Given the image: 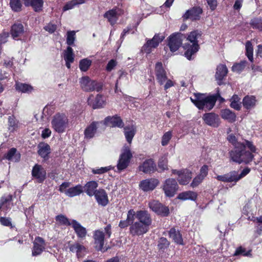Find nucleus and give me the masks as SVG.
I'll return each mask as SVG.
<instances>
[{"mask_svg":"<svg viewBox=\"0 0 262 262\" xmlns=\"http://www.w3.org/2000/svg\"><path fill=\"white\" fill-rule=\"evenodd\" d=\"M227 139L234 146V149L229 152L231 161L238 164H247L253 160L254 156L252 153L256 152L257 149L252 142L245 140L242 143L238 142L233 134L228 135Z\"/></svg>","mask_w":262,"mask_h":262,"instance_id":"nucleus-1","label":"nucleus"},{"mask_svg":"<svg viewBox=\"0 0 262 262\" xmlns=\"http://www.w3.org/2000/svg\"><path fill=\"white\" fill-rule=\"evenodd\" d=\"M190 100L199 110L205 111L211 110L216 101L214 96H206L201 93H194L193 96L190 97Z\"/></svg>","mask_w":262,"mask_h":262,"instance_id":"nucleus-2","label":"nucleus"},{"mask_svg":"<svg viewBox=\"0 0 262 262\" xmlns=\"http://www.w3.org/2000/svg\"><path fill=\"white\" fill-rule=\"evenodd\" d=\"M200 35L198 31H194L188 35L187 38V43L185 44L186 52L185 56L188 60L192 59V55L199 50V46L198 41V36Z\"/></svg>","mask_w":262,"mask_h":262,"instance_id":"nucleus-3","label":"nucleus"},{"mask_svg":"<svg viewBox=\"0 0 262 262\" xmlns=\"http://www.w3.org/2000/svg\"><path fill=\"white\" fill-rule=\"evenodd\" d=\"M51 123L52 128L58 133H64L69 125L68 116L64 113L56 114L53 117Z\"/></svg>","mask_w":262,"mask_h":262,"instance_id":"nucleus-4","label":"nucleus"},{"mask_svg":"<svg viewBox=\"0 0 262 262\" xmlns=\"http://www.w3.org/2000/svg\"><path fill=\"white\" fill-rule=\"evenodd\" d=\"M250 171V169L246 167L240 173H238L235 170H233L224 175L217 176L216 179L219 181L224 182H234L235 184L239 180L247 176Z\"/></svg>","mask_w":262,"mask_h":262,"instance_id":"nucleus-5","label":"nucleus"},{"mask_svg":"<svg viewBox=\"0 0 262 262\" xmlns=\"http://www.w3.org/2000/svg\"><path fill=\"white\" fill-rule=\"evenodd\" d=\"M70 185V183L69 182H63L60 185L59 190L61 192L64 193L67 196L70 198L79 195L83 191V186L81 185H77L67 189L69 187Z\"/></svg>","mask_w":262,"mask_h":262,"instance_id":"nucleus-6","label":"nucleus"},{"mask_svg":"<svg viewBox=\"0 0 262 262\" xmlns=\"http://www.w3.org/2000/svg\"><path fill=\"white\" fill-rule=\"evenodd\" d=\"M111 234V230H96L94 238L95 239V248L98 251L104 252L106 249L103 248L104 239L105 238L110 237Z\"/></svg>","mask_w":262,"mask_h":262,"instance_id":"nucleus-7","label":"nucleus"},{"mask_svg":"<svg viewBox=\"0 0 262 262\" xmlns=\"http://www.w3.org/2000/svg\"><path fill=\"white\" fill-rule=\"evenodd\" d=\"M81 89L84 91H100L102 85L95 80H91L88 76H83L79 79Z\"/></svg>","mask_w":262,"mask_h":262,"instance_id":"nucleus-8","label":"nucleus"},{"mask_svg":"<svg viewBox=\"0 0 262 262\" xmlns=\"http://www.w3.org/2000/svg\"><path fill=\"white\" fill-rule=\"evenodd\" d=\"M132 157V154L129 147L128 146H124L117 164L118 170L121 171L125 169L128 166Z\"/></svg>","mask_w":262,"mask_h":262,"instance_id":"nucleus-9","label":"nucleus"},{"mask_svg":"<svg viewBox=\"0 0 262 262\" xmlns=\"http://www.w3.org/2000/svg\"><path fill=\"white\" fill-rule=\"evenodd\" d=\"M164 38L165 36L163 35L159 34L155 35L151 39H146V43L142 48V51L149 54L152 51V49L157 47Z\"/></svg>","mask_w":262,"mask_h":262,"instance_id":"nucleus-10","label":"nucleus"},{"mask_svg":"<svg viewBox=\"0 0 262 262\" xmlns=\"http://www.w3.org/2000/svg\"><path fill=\"white\" fill-rule=\"evenodd\" d=\"M148 206L150 209L157 215L161 216H167L169 213V209L159 202L152 200L149 202Z\"/></svg>","mask_w":262,"mask_h":262,"instance_id":"nucleus-11","label":"nucleus"},{"mask_svg":"<svg viewBox=\"0 0 262 262\" xmlns=\"http://www.w3.org/2000/svg\"><path fill=\"white\" fill-rule=\"evenodd\" d=\"M162 188L166 196L172 197L178 190V185L175 179L168 178L164 182Z\"/></svg>","mask_w":262,"mask_h":262,"instance_id":"nucleus-12","label":"nucleus"},{"mask_svg":"<svg viewBox=\"0 0 262 262\" xmlns=\"http://www.w3.org/2000/svg\"><path fill=\"white\" fill-rule=\"evenodd\" d=\"M172 173L178 176L177 180L180 185L188 184L192 178V172L188 169H185L180 170H172Z\"/></svg>","mask_w":262,"mask_h":262,"instance_id":"nucleus-13","label":"nucleus"},{"mask_svg":"<svg viewBox=\"0 0 262 262\" xmlns=\"http://www.w3.org/2000/svg\"><path fill=\"white\" fill-rule=\"evenodd\" d=\"M158 179L151 178L142 180L139 184L140 188L144 192L152 191L159 184Z\"/></svg>","mask_w":262,"mask_h":262,"instance_id":"nucleus-14","label":"nucleus"},{"mask_svg":"<svg viewBox=\"0 0 262 262\" xmlns=\"http://www.w3.org/2000/svg\"><path fill=\"white\" fill-rule=\"evenodd\" d=\"M202 119L206 124L213 127H218L221 123L219 116L213 113L205 114Z\"/></svg>","mask_w":262,"mask_h":262,"instance_id":"nucleus-15","label":"nucleus"},{"mask_svg":"<svg viewBox=\"0 0 262 262\" xmlns=\"http://www.w3.org/2000/svg\"><path fill=\"white\" fill-rule=\"evenodd\" d=\"M55 220L58 224L61 225H71V227L74 229H85L75 220L70 221L69 219L63 214L57 215L55 217Z\"/></svg>","mask_w":262,"mask_h":262,"instance_id":"nucleus-16","label":"nucleus"},{"mask_svg":"<svg viewBox=\"0 0 262 262\" xmlns=\"http://www.w3.org/2000/svg\"><path fill=\"white\" fill-rule=\"evenodd\" d=\"M155 74L158 82L162 85L167 80L166 72L163 67L162 63L158 62L156 64Z\"/></svg>","mask_w":262,"mask_h":262,"instance_id":"nucleus-17","label":"nucleus"},{"mask_svg":"<svg viewBox=\"0 0 262 262\" xmlns=\"http://www.w3.org/2000/svg\"><path fill=\"white\" fill-rule=\"evenodd\" d=\"M208 173V166L204 165L200 169V173L192 180L190 184V186L192 188H194L199 185L204 180L205 178L207 176Z\"/></svg>","mask_w":262,"mask_h":262,"instance_id":"nucleus-18","label":"nucleus"},{"mask_svg":"<svg viewBox=\"0 0 262 262\" xmlns=\"http://www.w3.org/2000/svg\"><path fill=\"white\" fill-rule=\"evenodd\" d=\"M12 196L7 194L2 197L0 200V214L1 212L7 213L11 208Z\"/></svg>","mask_w":262,"mask_h":262,"instance_id":"nucleus-19","label":"nucleus"},{"mask_svg":"<svg viewBox=\"0 0 262 262\" xmlns=\"http://www.w3.org/2000/svg\"><path fill=\"white\" fill-rule=\"evenodd\" d=\"M32 174L38 182L41 183L46 178V172L42 167L36 164L33 168Z\"/></svg>","mask_w":262,"mask_h":262,"instance_id":"nucleus-20","label":"nucleus"},{"mask_svg":"<svg viewBox=\"0 0 262 262\" xmlns=\"http://www.w3.org/2000/svg\"><path fill=\"white\" fill-rule=\"evenodd\" d=\"M140 171L145 173H151L155 171L156 169V164L151 159L145 160L139 167Z\"/></svg>","mask_w":262,"mask_h":262,"instance_id":"nucleus-21","label":"nucleus"},{"mask_svg":"<svg viewBox=\"0 0 262 262\" xmlns=\"http://www.w3.org/2000/svg\"><path fill=\"white\" fill-rule=\"evenodd\" d=\"M45 247V243L43 239L40 237L35 238L32 250V255L35 256L40 255L44 250Z\"/></svg>","mask_w":262,"mask_h":262,"instance_id":"nucleus-22","label":"nucleus"},{"mask_svg":"<svg viewBox=\"0 0 262 262\" xmlns=\"http://www.w3.org/2000/svg\"><path fill=\"white\" fill-rule=\"evenodd\" d=\"M104 123L110 127H122L124 125L122 119L117 116L107 117L104 120Z\"/></svg>","mask_w":262,"mask_h":262,"instance_id":"nucleus-23","label":"nucleus"},{"mask_svg":"<svg viewBox=\"0 0 262 262\" xmlns=\"http://www.w3.org/2000/svg\"><path fill=\"white\" fill-rule=\"evenodd\" d=\"M202 13V9L200 7H194L187 10L183 15L185 19H190L191 20H197L200 17V15Z\"/></svg>","mask_w":262,"mask_h":262,"instance_id":"nucleus-24","label":"nucleus"},{"mask_svg":"<svg viewBox=\"0 0 262 262\" xmlns=\"http://www.w3.org/2000/svg\"><path fill=\"white\" fill-rule=\"evenodd\" d=\"M94 196L99 205L105 206L108 203L107 194L104 189L97 190Z\"/></svg>","mask_w":262,"mask_h":262,"instance_id":"nucleus-25","label":"nucleus"},{"mask_svg":"<svg viewBox=\"0 0 262 262\" xmlns=\"http://www.w3.org/2000/svg\"><path fill=\"white\" fill-rule=\"evenodd\" d=\"M182 44V40L180 38V34H173L169 37L168 46L171 52L176 51Z\"/></svg>","mask_w":262,"mask_h":262,"instance_id":"nucleus-26","label":"nucleus"},{"mask_svg":"<svg viewBox=\"0 0 262 262\" xmlns=\"http://www.w3.org/2000/svg\"><path fill=\"white\" fill-rule=\"evenodd\" d=\"M121 13L119 8H115L107 11L104 15L112 25H114L118 20V16Z\"/></svg>","mask_w":262,"mask_h":262,"instance_id":"nucleus-27","label":"nucleus"},{"mask_svg":"<svg viewBox=\"0 0 262 262\" xmlns=\"http://www.w3.org/2000/svg\"><path fill=\"white\" fill-rule=\"evenodd\" d=\"M136 217L140 223L145 226H148L151 223L150 215L146 211L140 210L137 211L136 213Z\"/></svg>","mask_w":262,"mask_h":262,"instance_id":"nucleus-28","label":"nucleus"},{"mask_svg":"<svg viewBox=\"0 0 262 262\" xmlns=\"http://www.w3.org/2000/svg\"><path fill=\"white\" fill-rule=\"evenodd\" d=\"M220 116L221 118L229 123H233L236 120V115L229 108L222 109L221 110Z\"/></svg>","mask_w":262,"mask_h":262,"instance_id":"nucleus-29","label":"nucleus"},{"mask_svg":"<svg viewBox=\"0 0 262 262\" xmlns=\"http://www.w3.org/2000/svg\"><path fill=\"white\" fill-rule=\"evenodd\" d=\"M98 186V184L97 182L91 181L87 182L83 187V188H84V191L88 195L92 196L96 194Z\"/></svg>","mask_w":262,"mask_h":262,"instance_id":"nucleus-30","label":"nucleus"},{"mask_svg":"<svg viewBox=\"0 0 262 262\" xmlns=\"http://www.w3.org/2000/svg\"><path fill=\"white\" fill-rule=\"evenodd\" d=\"M99 123V122H93L86 127L84 130L85 138L91 139L94 137Z\"/></svg>","mask_w":262,"mask_h":262,"instance_id":"nucleus-31","label":"nucleus"},{"mask_svg":"<svg viewBox=\"0 0 262 262\" xmlns=\"http://www.w3.org/2000/svg\"><path fill=\"white\" fill-rule=\"evenodd\" d=\"M228 72L227 67L224 64H220L217 67L215 74V78L217 83L221 85L223 78L226 76Z\"/></svg>","mask_w":262,"mask_h":262,"instance_id":"nucleus-32","label":"nucleus"},{"mask_svg":"<svg viewBox=\"0 0 262 262\" xmlns=\"http://www.w3.org/2000/svg\"><path fill=\"white\" fill-rule=\"evenodd\" d=\"M24 32L23 25L20 23L14 24L11 29V34L13 39H17V37L21 36Z\"/></svg>","mask_w":262,"mask_h":262,"instance_id":"nucleus-33","label":"nucleus"},{"mask_svg":"<svg viewBox=\"0 0 262 262\" xmlns=\"http://www.w3.org/2000/svg\"><path fill=\"white\" fill-rule=\"evenodd\" d=\"M88 102L94 109L102 107L105 105V98L100 95H97L93 102L92 101L91 97H90Z\"/></svg>","mask_w":262,"mask_h":262,"instance_id":"nucleus-34","label":"nucleus"},{"mask_svg":"<svg viewBox=\"0 0 262 262\" xmlns=\"http://www.w3.org/2000/svg\"><path fill=\"white\" fill-rule=\"evenodd\" d=\"M136 133V127L135 125L125 126L124 128V133L127 142L132 143V139Z\"/></svg>","mask_w":262,"mask_h":262,"instance_id":"nucleus-35","label":"nucleus"},{"mask_svg":"<svg viewBox=\"0 0 262 262\" xmlns=\"http://www.w3.org/2000/svg\"><path fill=\"white\" fill-rule=\"evenodd\" d=\"M64 59L66 61V67L70 69L71 68V63L74 61V53L73 49L71 47H68L66 50L64 52Z\"/></svg>","mask_w":262,"mask_h":262,"instance_id":"nucleus-36","label":"nucleus"},{"mask_svg":"<svg viewBox=\"0 0 262 262\" xmlns=\"http://www.w3.org/2000/svg\"><path fill=\"white\" fill-rule=\"evenodd\" d=\"M5 158L11 162H18L20 158V155L17 152L15 148H11L5 155Z\"/></svg>","mask_w":262,"mask_h":262,"instance_id":"nucleus-37","label":"nucleus"},{"mask_svg":"<svg viewBox=\"0 0 262 262\" xmlns=\"http://www.w3.org/2000/svg\"><path fill=\"white\" fill-rule=\"evenodd\" d=\"M256 98L253 96H246L243 100V104L244 107L250 110L255 107L256 103Z\"/></svg>","mask_w":262,"mask_h":262,"instance_id":"nucleus-38","label":"nucleus"},{"mask_svg":"<svg viewBox=\"0 0 262 262\" xmlns=\"http://www.w3.org/2000/svg\"><path fill=\"white\" fill-rule=\"evenodd\" d=\"M70 250L72 252L76 253L78 257H82L86 252L84 247L78 243L72 245Z\"/></svg>","mask_w":262,"mask_h":262,"instance_id":"nucleus-39","label":"nucleus"},{"mask_svg":"<svg viewBox=\"0 0 262 262\" xmlns=\"http://www.w3.org/2000/svg\"><path fill=\"white\" fill-rule=\"evenodd\" d=\"M197 198L196 192L192 191H186L179 193L178 198L179 200L185 201L187 200L195 201Z\"/></svg>","mask_w":262,"mask_h":262,"instance_id":"nucleus-40","label":"nucleus"},{"mask_svg":"<svg viewBox=\"0 0 262 262\" xmlns=\"http://www.w3.org/2000/svg\"><path fill=\"white\" fill-rule=\"evenodd\" d=\"M51 149L50 146L45 143H40L38 145V154L43 158H47L50 153Z\"/></svg>","mask_w":262,"mask_h":262,"instance_id":"nucleus-41","label":"nucleus"},{"mask_svg":"<svg viewBox=\"0 0 262 262\" xmlns=\"http://www.w3.org/2000/svg\"><path fill=\"white\" fill-rule=\"evenodd\" d=\"M169 235L170 237L178 244L183 245L182 235L179 230H169Z\"/></svg>","mask_w":262,"mask_h":262,"instance_id":"nucleus-42","label":"nucleus"},{"mask_svg":"<svg viewBox=\"0 0 262 262\" xmlns=\"http://www.w3.org/2000/svg\"><path fill=\"white\" fill-rule=\"evenodd\" d=\"M16 89L24 93H30L33 90V88L31 85L19 82L16 83Z\"/></svg>","mask_w":262,"mask_h":262,"instance_id":"nucleus-43","label":"nucleus"},{"mask_svg":"<svg viewBox=\"0 0 262 262\" xmlns=\"http://www.w3.org/2000/svg\"><path fill=\"white\" fill-rule=\"evenodd\" d=\"M231 103H230V106L236 110H240L241 108V99L239 98V97L236 95H234L232 96V97L230 100Z\"/></svg>","mask_w":262,"mask_h":262,"instance_id":"nucleus-44","label":"nucleus"},{"mask_svg":"<svg viewBox=\"0 0 262 262\" xmlns=\"http://www.w3.org/2000/svg\"><path fill=\"white\" fill-rule=\"evenodd\" d=\"M92 64V60L88 58H84L79 61V69L82 72H86L88 70Z\"/></svg>","mask_w":262,"mask_h":262,"instance_id":"nucleus-45","label":"nucleus"},{"mask_svg":"<svg viewBox=\"0 0 262 262\" xmlns=\"http://www.w3.org/2000/svg\"><path fill=\"white\" fill-rule=\"evenodd\" d=\"M84 4L83 1L80 0H72L68 2L63 7V11H66L74 8L76 6Z\"/></svg>","mask_w":262,"mask_h":262,"instance_id":"nucleus-46","label":"nucleus"},{"mask_svg":"<svg viewBox=\"0 0 262 262\" xmlns=\"http://www.w3.org/2000/svg\"><path fill=\"white\" fill-rule=\"evenodd\" d=\"M9 5L14 12H19L21 10L22 4L20 0H10Z\"/></svg>","mask_w":262,"mask_h":262,"instance_id":"nucleus-47","label":"nucleus"},{"mask_svg":"<svg viewBox=\"0 0 262 262\" xmlns=\"http://www.w3.org/2000/svg\"><path fill=\"white\" fill-rule=\"evenodd\" d=\"M168 160L165 156L162 157L158 162V168L160 169V172L167 170L168 168Z\"/></svg>","mask_w":262,"mask_h":262,"instance_id":"nucleus-48","label":"nucleus"},{"mask_svg":"<svg viewBox=\"0 0 262 262\" xmlns=\"http://www.w3.org/2000/svg\"><path fill=\"white\" fill-rule=\"evenodd\" d=\"M250 24L253 29L262 31V18H254L251 19Z\"/></svg>","mask_w":262,"mask_h":262,"instance_id":"nucleus-49","label":"nucleus"},{"mask_svg":"<svg viewBox=\"0 0 262 262\" xmlns=\"http://www.w3.org/2000/svg\"><path fill=\"white\" fill-rule=\"evenodd\" d=\"M8 124H9V129L11 132H13L16 128H17L18 121H17L13 116H9L8 118Z\"/></svg>","mask_w":262,"mask_h":262,"instance_id":"nucleus-50","label":"nucleus"},{"mask_svg":"<svg viewBox=\"0 0 262 262\" xmlns=\"http://www.w3.org/2000/svg\"><path fill=\"white\" fill-rule=\"evenodd\" d=\"M241 255L245 256H251V250H249L247 251L245 248L241 246L239 247L236 249L234 255L237 256Z\"/></svg>","mask_w":262,"mask_h":262,"instance_id":"nucleus-51","label":"nucleus"},{"mask_svg":"<svg viewBox=\"0 0 262 262\" xmlns=\"http://www.w3.org/2000/svg\"><path fill=\"white\" fill-rule=\"evenodd\" d=\"M246 55L249 60L252 61L253 60V49L252 43L250 41H248L246 43Z\"/></svg>","mask_w":262,"mask_h":262,"instance_id":"nucleus-52","label":"nucleus"},{"mask_svg":"<svg viewBox=\"0 0 262 262\" xmlns=\"http://www.w3.org/2000/svg\"><path fill=\"white\" fill-rule=\"evenodd\" d=\"M246 62L245 61H242L239 63L234 64L232 67V71L236 73L241 72L246 66Z\"/></svg>","mask_w":262,"mask_h":262,"instance_id":"nucleus-53","label":"nucleus"},{"mask_svg":"<svg viewBox=\"0 0 262 262\" xmlns=\"http://www.w3.org/2000/svg\"><path fill=\"white\" fill-rule=\"evenodd\" d=\"M172 137V132L168 131L164 134L162 137L161 144L162 146L167 145Z\"/></svg>","mask_w":262,"mask_h":262,"instance_id":"nucleus-54","label":"nucleus"},{"mask_svg":"<svg viewBox=\"0 0 262 262\" xmlns=\"http://www.w3.org/2000/svg\"><path fill=\"white\" fill-rule=\"evenodd\" d=\"M43 3L42 0H34L30 6H32L35 11H39L42 9Z\"/></svg>","mask_w":262,"mask_h":262,"instance_id":"nucleus-55","label":"nucleus"},{"mask_svg":"<svg viewBox=\"0 0 262 262\" xmlns=\"http://www.w3.org/2000/svg\"><path fill=\"white\" fill-rule=\"evenodd\" d=\"M169 245V242L166 238L164 237H161L159 241L158 247L159 249L164 250L166 249Z\"/></svg>","mask_w":262,"mask_h":262,"instance_id":"nucleus-56","label":"nucleus"},{"mask_svg":"<svg viewBox=\"0 0 262 262\" xmlns=\"http://www.w3.org/2000/svg\"><path fill=\"white\" fill-rule=\"evenodd\" d=\"M75 39V32L74 31H69L67 33V43L69 45L74 43Z\"/></svg>","mask_w":262,"mask_h":262,"instance_id":"nucleus-57","label":"nucleus"},{"mask_svg":"<svg viewBox=\"0 0 262 262\" xmlns=\"http://www.w3.org/2000/svg\"><path fill=\"white\" fill-rule=\"evenodd\" d=\"M0 223L2 225L10 228L14 227L10 218L2 217L0 218Z\"/></svg>","mask_w":262,"mask_h":262,"instance_id":"nucleus-58","label":"nucleus"},{"mask_svg":"<svg viewBox=\"0 0 262 262\" xmlns=\"http://www.w3.org/2000/svg\"><path fill=\"white\" fill-rule=\"evenodd\" d=\"M111 169V166L101 167L98 169H93L92 172L94 174L104 173Z\"/></svg>","mask_w":262,"mask_h":262,"instance_id":"nucleus-59","label":"nucleus"},{"mask_svg":"<svg viewBox=\"0 0 262 262\" xmlns=\"http://www.w3.org/2000/svg\"><path fill=\"white\" fill-rule=\"evenodd\" d=\"M56 25L50 23L45 26L44 29L50 33H53L56 30Z\"/></svg>","mask_w":262,"mask_h":262,"instance_id":"nucleus-60","label":"nucleus"},{"mask_svg":"<svg viewBox=\"0 0 262 262\" xmlns=\"http://www.w3.org/2000/svg\"><path fill=\"white\" fill-rule=\"evenodd\" d=\"M135 216L136 217V213L135 211L131 209L128 211L126 220L130 224L133 223Z\"/></svg>","mask_w":262,"mask_h":262,"instance_id":"nucleus-61","label":"nucleus"},{"mask_svg":"<svg viewBox=\"0 0 262 262\" xmlns=\"http://www.w3.org/2000/svg\"><path fill=\"white\" fill-rule=\"evenodd\" d=\"M211 11H214L217 7V0H206Z\"/></svg>","mask_w":262,"mask_h":262,"instance_id":"nucleus-62","label":"nucleus"},{"mask_svg":"<svg viewBox=\"0 0 262 262\" xmlns=\"http://www.w3.org/2000/svg\"><path fill=\"white\" fill-rule=\"evenodd\" d=\"M117 62L114 59L111 60L107 63L106 70V71L110 72L116 66Z\"/></svg>","mask_w":262,"mask_h":262,"instance_id":"nucleus-63","label":"nucleus"},{"mask_svg":"<svg viewBox=\"0 0 262 262\" xmlns=\"http://www.w3.org/2000/svg\"><path fill=\"white\" fill-rule=\"evenodd\" d=\"M51 134V131L49 128H45L42 131L41 137L45 139L50 136Z\"/></svg>","mask_w":262,"mask_h":262,"instance_id":"nucleus-64","label":"nucleus"}]
</instances>
